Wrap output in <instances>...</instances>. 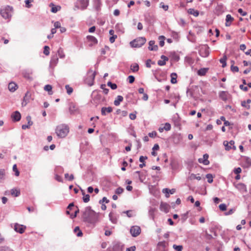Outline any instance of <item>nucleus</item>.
<instances>
[{"mask_svg":"<svg viewBox=\"0 0 251 251\" xmlns=\"http://www.w3.org/2000/svg\"><path fill=\"white\" fill-rule=\"evenodd\" d=\"M230 95L226 91H221L219 94L221 99L224 101L227 100L229 98Z\"/></svg>","mask_w":251,"mask_h":251,"instance_id":"obj_15","label":"nucleus"},{"mask_svg":"<svg viewBox=\"0 0 251 251\" xmlns=\"http://www.w3.org/2000/svg\"><path fill=\"white\" fill-rule=\"evenodd\" d=\"M170 205L165 202H161L160 205V209L162 211L168 213L169 211Z\"/></svg>","mask_w":251,"mask_h":251,"instance_id":"obj_13","label":"nucleus"},{"mask_svg":"<svg viewBox=\"0 0 251 251\" xmlns=\"http://www.w3.org/2000/svg\"><path fill=\"white\" fill-rule=\"evenodd\" d=\"M160 7L163 8L165 11H167L168 9V6L167 5H165L163 2H160Z\"/></svg>","mask_w":251,"mask_h":251,"instance_id":"obj_52","label":"nucleus"},{"mask_svg":"<svg viewBox=\"0 0 251 251\" xmlns=\"http://www.w3.org/2000/svg\"><path fill=\"white\" fill-rule=\"evenodd\" d=\"M94 7L95 9H96V10L99 11L100 9L101 5L100 0H94Z\"/></svg>","mask_w":251,"mask_h":251,"instance_id":"obj_30","label":"nucleus"},{"mask_svg":"<svg viewBox=\"0 0 251 251\" xmlns=\"http://www.w3.org/2000/svg\"><path fill=\"white\" fill-rule=\"evenodd\" d=\"M58 60V59L56 55L52 56L50 61V64L51 65H55L57 63Z\"/></svg>","mask_w":251,"mask_h":251,"instance_id":"obj_29","label":"nucleus"},{"mask_svg":"<svg viewBox=\"0 0 251 251\" xmlns=\"http://www.w3.org/2000/svg\"><path fill=\"white\" fill-rule=\"evenodd\" d=\"M242 171L241 168H236L233 170V172L236 174H239Z\"/></svg>","mask_w":251,"mask_h":251,"instance_id":"obj_61","label":"nucleus"},{"mask_svg":"<svg viewBox=\"0 0 251 251\" xmlns=\"http://www.w3.org/2000/svg\"><path fill=\"white\" fill-rule=\"evenodd\" d=\"M149 46L148 47L150 50L156 51L158 50L157 45L155 44L154 41L151 40L149 42Z\"/></svg>","mask_w":251,"mask_h":251,"instance_id":"obj_17","label":"nucleus"},{"mask_svg":"<svg viewBox=\"0 0 251 251\" xmlns=\"http://www.w3.org/2000/svg\"><path fill=\"white\" fill-rule=\"evenodd\" d=\"M74 232L76 233L77 236L78 237H81L83 234L82 231L80 230L78 226H76L75 228Z\"/></svg>","mask_w":251,"mask_h":251,"instance_id":"obj_35","label":"nucleus"},{"mask_svg":"<svg viewBox=\"0 0 251 251\" xmlns=\"http://www.w3.org/2000/svg\"><path fill=\"white\" fill-rule=\"evenodd\" d=\"M95 73L93 72L92 70H90L88 73L87 76L85 78V81L89 86H92L93 85L95 77Z\"/></svg>","mask_w":251,"mask_h":251,"instance_id":"obj_5","label":"nucleus"},{"mask_svg":"<svg viewBox=\"0 0 251 251\" xmlns=\"http://www.w3.org/2000/svg\"><path fill=\"white\" fill-rule=\"evenodd\" d=\"M32 73L31 70H25L23 71L22 75L25 79L31 81L33 80V77L31 76Z\"/></svg>","mask_w":251,"mask_h":251,"instance_id":"obj_10","label":"nucleus"},{"mask_svg":"<svg viewBox=\"0 0 251 251\" xmlns=\"http://www.w3.org/2000/svg\"><path fill=\"white\" fill-rule=\"evenodd\" d=\"M58 53L59 57L60 58H64L65 57V55L64 54V53L63 52V50L61 48H60L58 50Z\"/></svg>","mask_w":251,"mask_h":251,"instance_id":"obj_59","label":"nucleus"},{"mask_svg":"<svg viewBox=\"0 0 251 251\" xmlns=\"http://www.w3.org/2000/svg\"><path fill=\"white\" fill-rule=\"evenodd\" d=\"M171 82L172 84H176L177 82L176 80V77H177V75L176 73H172L171 75Z\"/></svg>","mask_w":251,"mask_h":251,"instance_id":"obj_32","label":"nucleus"},{"mask_svg":"<svg viewBox=\"0 0 251 251\" xmlns=\"http://www.w3.org/2000/svg\"><path fill=\"white\" fill-rule=\"evenodd\" d=\"M30 98H31V94L28 91H27L25 93V96L24 97L23 99L24 100H27V101H28L29 102V100L30 99Z\"/></svg>","mask_w":251,"mask_h":251,"instance_id":"obj_41","label":"nucleus"},{"mask_svg":"<svg viewBox=\"0 0 251 251\" xmlns=\"http://www.w3.org/2000/svg\"><path fill=\"white\" fill-rule=\"evenodd\" d=\"M105 84H102L100 86V88L103 90V92L105 94H107L109 92V89L105 88Z\"/></svg>","mask_w":251,"mask_h":251,"instance_id":"obj_50","label":"nucleus"},{"mask_svg":"<svg viewBox=\"0 0 251 251\" xmlns=\"http://www.w3.org/2000/svg\"><path fill=\"white\" fill-rule=\"evenodd\" d=\"M55 179L58 182H63L62 177L58 175H55Z\"/></svg>","mask_w":251,"mask_h":251,"instance_id":"obj_58","label":"nucleus"},{"mask_svg":"<svg viewBox=\"0 0 251 251\" xmlns=\"http://www.w3.org/2000/svg\"><path fill=\"white\" fill-rule=\"evenodd\" d=\"M155 211V209L154 208H150L149 211V214L150 216V218L152 219H154V213Z\"/></svg>","mask_w":251,"mask_h":251,"instance_id":"obj_37","label":"nucleus"},{"mask_svg":"<svg viewBox=\"0 0 251 251\" xmlns=\"http://www.w3.org/2000/svg\"><path fill=\"white\" fill-rule=\"evenodd\" d=\"M34 0H25V6L27 8H30L32 6L31 2H33Z\"/></svg>","mask_w":251,"mask_h":251,"instance_id":"obj_46","label":"nucleus"},{"mask_svg":"<svg viewBox=\"0 0 251 251\" xmlns=\"http://www.w3.org/2000/svg\"><path fill=\"white\" fill-rule=\"evenodd\" d=\"M44 53L46 55H48L50 54V48L47 46H45L44 48Z\"/></svg>","mask_w":251,"mask_h":251,"instance_id":"obj_47","label":"nucleus"},{"mask_svg":"<svg viewBox=\"0 0 251 251\" xmlns=\"http://www.w3.org/2000/svg\"><path fill=\"white\" fill-rule=\"evenodd\" d=\"M208 155L205 154L203 155V158H200L199 161L200 163H202L204 165H207L209 164V161L208 160Z\"/></svg>","mask_w":251,"mask_h":251,"instance_id":"obj_19","label":"nucleus"},{"mask_svg":"<svg viewBox=\"0 0 251 251\" xmlns=\"http://www.w3.org/2000/svg\"><path fill=\"white\" fill-rule=\"evenodd\" d=\"M11 194L14 197H18L20 194V191L17 188H13L11 190Z\"/></svg>","mask_w":251,"mask_h":251,"instance_id":"obj_25","label":"nucleus"},{"mask_svg":"<svg viewBox=\"0 0 251 251\" xmlns=\"http://www.w3.org/2000/svg\"><path fill=\"white\" fill-rule=\"evenodd\" d=\"M206 177L207 179V181L209 183H211L213 180V176L210 174H208L206 175Z\"/></svg>","mask_w":251,"mask_h":251,"instance_id":"obj_40","label":"nucleus"},{"mask_svg":"<svg viewBox=\"0 0 251 251\" xmlns=\"http://www.w3.org/2000/svg\"><path fill=\"white\" fill-rule=\"evenodd\" d=\"M127 79L129 83H133L135 80V77L133 75L128 76Z\"/></svg>","mask_w":251,"mask_h":251,"instance_id":"obj_56","label":"nucleus"},{"mask_svg":"<svg viewBox=\"0 0 251 251\" xmlns=\"http://www.w3.org/2000/svg\"><path fill=\"white\" fill-rule=\"evenodd\" d=\"M123 100V97L122 96H118L116 99L114 101V104L116 106H118Z\"/></svg>","mask_w":251,"mask_h":251,"instance_id":"obj_26","label":"nucleus"},{"mask_svg":"<svg viewBox=\"0 0 251 251\" xmlns=\"http://www.w3.org/2000/svg\"><path fill=\"white\" fill-rule=\"evenodd\" d=\"M25 229V227L23 225H20L18 224H15L14 226V230L20 233H23Z\"/></svg>","mask_w":251,"mask_h":251,"instance_id":"obj_14","label":"nucleus"},{"mask_svg":"<svg viewBox=\"0 0 251 251\" xmlns=\"http://www.w3.org/2000/svg\"><path fill=\"white\" fill-rule=\"evenodd\" d=\"M171 125L168 123H165L164 126L163 127V128H164V129L166 131L170 130L171 129Z\"/></svg>","mask_w":251,"mask_h":251,"instance_id":"obj_51","label":"nucleus"},{"mask_svg":"<svg viewBox=\"0 0 251 251\" xmlns=\"http://www.w3.org/2000/svg\"><path fill=\"white\" fill-rule=\"evenodd\" d=\"M234 141L233 140L230 141L229 142L227 141H225L224 142V145L226 147V149L227 150H229L232 148L231 146H233L235 149V147L234 146Z\"/></svg>","mask_w":251,"mask_h":251,"instance_id":"obj_20","label":"nucleus"},{"mask_svg":"<svg viewBox=\"0 0 251 251\" xmlns=\"http://www.w3.org/2000/svg\"><path fill=\"white\" fill-rule=\"evenodd\" d=\"M112 111V108L111 107H105L101 108V112L102 115H106L107 113H111Z\"/></svg>","mask_w":251,"mask_h":251,"instance_id":"obj_23","label":"nucleus"},{"mask_svg":"<svg viewBox=\"0 0 251 251\" xmlns=\"http://www.w3.org/2000/svg\"><path fill=\"white\" fill-rule=\"evenodd\" d=\"M209 47L207 45L201 46L199 50L200 55L203 57H207L209 54Z\"/></svg>","mask_w":251,"mask_h":251,"instance_id":"obj_7","label":"nucleus"},{"mask_svg":"<svg viewBox=\"0 0 251 251\" xmlns=\"http://www.w3.org/2000/svg\"><path fill=\"white\" fill-rule=\"evenodd\" d=\"M130 69L133 72H136L139 70V65L137 63L132 64L130 66Z\"/></svg>","mask_w":251,"mask_h":251,"instance_id":"obj_36","label":"nucleus"},{"mask_svg":"<svg viewBox=\"0 0 251 251\" xmlns=\"http://www.w3.org/2000/svg\"><path fill=\"white\" fill-rule=\"evenodd\" d=\"M234 18L230 14L226 16V21L232 22Z\"/></svg>","mask_w":251,"mask_h":251,"instance_id":"obj_49","label":"nucleus"},{"mask_svg":"<svg viewBox=\"0 0 251 251\" xmlns=\"http://www.w3.org/2000/svg\"><path fill=\"white\" fill-rule=\"evenodd\" d=\"M83 197V201L84 202H88L90 201V196L88 194L85 195V192L82 190Z\"/></svg>","mask_w":251,"mask_h":251,"instance_id":"obj_33","label":"nucleus"},{"mask_svg":"<svg viewBox=\"0 0 251 251\" xmlns=\"http://www.w3.org/2000/svg\"><path fill=\"white\" fill-rule=\"evenodd\" d=\"M26 119L28 122V124L29 125V126H32L33 124V122L31 121V117L30 116H27Z\"/></svg>","mask_w":251,"mask_h":251,"instance_id":"obj_63","label":"nucleus"},{"mask_svg":"<svg viewBox=\"0 0 251 251\" xmlns=\"http://www.w3.org/2000/svg\"><path fill=\"white\" fill-rule=\"evenodd\" d=\"M173 247L176 251H182L183 249V247L181 245H174Z\"/></svg>","mask_w":251,"mask_h":251,"instance_id":"obj_44","label":"nucleus"},{"mask_svg":"<svg viewBox=\"0 0 251 251\" xmlns=\"http://www.w3.org/2000/svg\"><path fill=\"white\" fill-rule=\"evenodd\" d=\"M87 39L88 41L90 43L89 45V46H92L93 45H95L98 43L97 39L95 37L91 35L87 36Z\"/></svg>","mask_w":251,"mask_h":251,"instance_id":"obj_16","label":"nucleus"},{"mask_svg":"<svg viewBox=\"0 0 251 251\" xmlns=\"http://www.w3.org/2000/svg\"><path fill=\"white\" fill-rule=\"evenodd\" d=\"M11 118L13 121L18 122L21 120V115L19 111H16L11 115Z\"/></svg>","mask_w":251,"mask_h":251,"instance_id":"obj_12","label":"nucleus"},{"mask_svg":"<svg viewBox=\"0 0 251 251\" xmlns=\"http://www.w3.org/2000/svg\"><path fill=\"white\" fill-rule=\"evenodd\" d=\"M146 42V39L144 37H139L135 39L130 42V45L132 48H140L143 46Z\"/></svg>","mask_w":251,"mask_h":251,"instance_id":"obj_4","label":"nucleus"},{"mask_svg":"<svg viewBox=\"0 0 251 251\" xmlns=\"http://www.w3.org/2000/svg\"><path fill=\"white\" fill-rule=\"evenodd\" d=\"M89 3V0H77L75 7H77V9L83 10L87 8Z\"/></svg>","mask_w":251,"mask_h":251,"instance_id":"obj_6","label":"nucleus"},{"mask_svg":"<svg viewBox=\"0 0 251 251\" xmlns=\"http://www.w3.org/2000/svg\"><path fill=\"white\" fill-rule=\"evenodd\" d=\"M65 178L66 179H68L69 181H72L74 179V176L73 174H71L69 176V174L66 173L65 174Z\"/></svg>","mask_w":251,"mask_h":251,"instance_id":"obj_43","label":"nucleus"},{"mask_svg":"<svg viewBox=\"0 0 251 251\" xmlns=\"http://www.w3.org/2000/svg\"><path fill=\"white\" fill-rule=\"evenodd\" d=\"M100 213L91 209L90 206L85 207L82 212V218L85 222L95 225L99 222Z\"/></svg>","mask_w":251,"mask_h":251,"instance_id":"obj_1","label":"nucleus"},{"mask_svg":"<svg viewBox=\"0 0 251 251\" xmlns=\"http://www.w3.org/2000/svg\"><path fill=\"white\" fill-rule=\"evenodd\" d=\"M162 192L163 193L166 194V197L167 198H169L170 194H173L176 192V190L175 189H172L171 190L168 188H164L163 189Z\"/></svg>","mask_w":251,"mask_h":251,"instance_id":"obj_21","label":"nucleus"},{"mask_svg":"<svg viewBox=\"0 0 251 251\" xmlns=\"http://www.w3.org/2000/svg\"><path fill=\"white\" fill-rule=\"evenodd\" d=\"M130 232L133 237H137L141 233V228L137 226H132L130 229Z\"/></svg>","mask_w":251,"mask_h":251,"instance_id":"obj_8","label":"nucleus"},{"mask_svg":"<svg viewBox=\"0 0 251 251\" xmlns=\"http://www.w3.org/2000/svg\"><path fill=\"white\" fill-rule=\"evenodd\" d=\"M188 12L191 15H194L195 17H197L199 15V12L193 8H190L188 10Z\"/></svg>","mask_w":251,"mask_h":251,"instance_id":"obj_27","label":"nucleus"},{"mask_svg":"<svg viewBox=\"0 0 251 251\" xmlns=\"http://www.w3.org/2000/svg\"><path fill=\"white\" fill-rule=\"evenodd\" d=\"M234 186L241 193H244L247 192L246 185L242 183H233Z\"/></svg>","mask_w":251,"mask_h":251,"instance_id":"obj_9","label":"nucleus"},{"mask_svg":"<svg viewBox=\"0 0 251 251\" xmlns=\"http://www.w3.org/2000/svg\"><path fill=\"white\" fill-rule=\"evenodd\" d=\"M241 105L243 106V107H245L246 108H247V109H249L250 108V105L248 104L247 103H246V101H242L241 102Z\"/></svg>","mask_w":251,"mask_h":251,"instance_id":"obj_53","label":"nucleus"},{"mask_svg":"<svg viewBox=\"0 0 251 251\" xmlns=\"http://www.w3.org/2000/svg\"><path fill=\"white\" fill-rule=\"evenodd\" d=\"M107 85L109 86L112 90H115L117 88V86L115 83H113L111 81L107 82Z\"/></svg>","mask_w":251,"mask_h":251,"instance_id":"obj_39","label":"nucleus"},{"mask_svg":"<svg viewBox=\"0 0 251 251\" xmlns=\"http://www.w3.org/2000/svg\"><path fill=\"white\" fill-rule=\"evenodd\" d=\"M124 245L120 242H115L113 245V251H123Z\"/></svg>","mask_w":251,"mask_h":251,"instance_id":"obj_11","label":"nucleus"},{"mask_svg":"<svg viewBox=\"0 0 251 251\" xmlns=\"http://www.w3.org/2000/svg\"><path fill=\"white\" fill-rule=\"evenodd\" d=\"M50 6L51 7V12L53 13H56L58 11H59L61 9L60 6H59V5L55 6L52 3H51L50 4Z\"/></svg>","mask_w":251,"mask_h":251,"instance_id":"obj_24","label":"nucleus"},{"mask_svg":"<svg viewBox=\"0 0 251 251\" xmlns=\"http://www.w3.org/2000/svg\"><path fill=\"white\" fill-rule=\"evenodd\" d=\"M230 69L231 71L233 72H238L239 71V68L237 66L231 65Z\"/></svg>","mask_w":251,"mask_h":251,"instance_id":"obj_57","label":"nucleus"},{"mask_svg":"<svg viewBox=\"0 0 251 251\" xmlns=\"http://www.w3.org/2000/svg\"><path fill=\"white\" fill-rule=\"evenodd\" d=\"M55 130V133L58 138H64L68 135L70 128L67 125L62 124L58 125Z\"/></svg>","mask_w":251,"mask_h":251,"instance_id":"obj_2","label":"nucleus"},{"mask_svg":"<svg viewBox=\"0 0 251 251\" xmlns=\"http://www.w3.org/2000/svg\"><path fill=\"white\" fill-rule=\"evenodd\" d=\"M124 191V189L121 187H118L116 189L115 191V193L117 194L120 195Z\"/></svg>","mask_w":251,"mask_h":251,"instance_id":"obj_55","label":"nucleus"},{"mask_svg":"<svg viewBox=\"0 0 251 251\" xmlns=\"http://www.w3.org/2000/svg\"><path fill=\"white\" fill-rule=\"evenodd\" d=\"M77 110V107L74 104H71L69 107V111L71 114H74L75 112Z\"/></svg>","mask_w":251,"mask_h":251,"instance_id":"obj_31","label":"nucleus"},{"mask_svg":"<svg viewBox=\"0 0 251 251\" xmlns=\"http://www.w3.org/2000/svg\"><path fill=\"white\" fill-rule=\"evenodd\" d=\"M161 58L162 60H159L157 62V64L159 66H164L166 64V62L168 60V58L164 55H161Z\"/></svg>","mask_w":251,"mask_h":251,"instance_id":"obj_22","label":"nucleus"},{"mask_svg":"<svg viewBox=\"0 0 251 251\" xmlns=\"http://www.w3.org/2000/svg\"><path fill=\"white\" fill-rule=\"evenodd\" d=\"M13 8L10 5H6L0 9V15L5 20L9 21L12 17Z\"/></svg>","mask_w":251,"mask_h":251,"instance_id":"obj_3","label":"nucleus"},{"mask_svg":"<svg viewBox=\"0 0 251 251\" xmlns=\"http://www.w3.org/2000/svg\"><path fill=\"white\" fill-rule=\"evenodd\" d=\"M227 59L226 56L224 55L223 57L220 59V62L222 64V67L224 68L226 66V61Z\"/></svg>","mask_w":251,"mask_h":251,"instance_id":"obj_34","label":"nucleus"},{"mask_svg":"<svg viewBox=\"0 0 251 251\" xmlns=\"http://www.w3.org/2000/svg\"><path fill=\"white\" fill-rule=\"evenodd\" d=\"M197 175L194 174H191L188 176V179L189 180H194L196 179Z\"/></svg>","mask_w":251,"mask_h":251,"instance_id":"obj_64","label":"nucleus"},{"mask_svg":"<svg viewBox=\"0 0 251 251\" xmlns=\"http://www.w3.org/2000/svg\"><path fill=\"white\" fill-rule=\"evenodd\" d=\"M208 69L207 68H201L198 71V75L200 76L204 75L207 72Z\"/></svg>","mask_w":251,"mask_h":251,"instance_id":"obj_28","label":"nucleus"},{"mask_svg":"<svg viewBox=\"0 0 251 251\" xmlns=\"http://www.w3.org/2000/svg\"><path fill=\"white\" fill-rule=\"evenodd\" d=\"M65 88L66 89L67 93L69 95L72 94V93L73 91V89L72 87H71L69 85H66L65 86Z\"/></svg>","mask_w":251,"mask_h":251,"instance_id":"obj_45","label":"nucleus"},{"mask_svg":"<svg viewBox=\"0 0 251 251\" xmlns=\"http://www.w3.org/2000/svg\"><path fill=\"white\" fill-rule=\"evenodd\" d=\"M113 216V213H110L109 214V218H110V220L111 221V222L113 223H116V219H115V218H113L112 217Z\"/></svg>","mask_w":251,"mask_h":251,"instance_id":"obj_60","label":"nucleus"},{"mask_svg":"<svg viewBox=\"0 0 251 251\" xmlns=\"http://www.w3.org/2000/svg\"><path fill=\"white\" fill-rule=\"evenodd\" d=\"M109 50V48L108 46H105L104 49H101V54H105L106 50Z\"/></svg>","mask_w":251,"mask_h":251,"instance_id":"obj_62","label":"nucleus"},{"mask_svg":"<svg viewBox=\"0 0 251 251\" xmlns=\"http://www.w3.org/2000/svg\"><path fill=\"white\" fill-rule=\"evenodd\" d=\"M13 170L15 172V175L16 176H19L20 173L17 169V166L16 164L14 165L13 166Z\"/></svg>","mask_w":251,"mask_h":251,"instance_id":"obj_48","label":"nucleus"},{"mask_svg":"<svg viewBox=\"0 0 251 251\" xmlns=\"http://www.w3.org/2000/svg\"><path fill=\"white\" fill-rule=\"evenodd\" d=\"M219 207V209L222 211H225L226 209V205L224 203L221 204Z\"/></svg>","mask_w":251,"mask_h":251,"instance_id":"obj_54","label":"nucleus"},{"mask_svg":"<svg viewBox=\"0 0 251 251\" xmlns=\"http://www.w3.org/2000/svg\"><path fill=\"white\" fill-rule=\"evenodd\" d=\"M164 39L165 37L163 36H160L159 37L160 46L163 47L164 45Z\"/></svg>","mask_w":251,"mask_h":251,"instance_id":"obj_42","label":"nucleus"},{"mask_svg":"<svg viewBox=\"0 0 251 251\" xmlns=\"http://www.w3.org/2000/svg\"><path fill=\"white\" fill-rule=\"evenodd\" d=\"M44 90L48 91L49 93V94H51L52 93H50L51 92L52 90V86L48 84L45 86L44 87Z\"/></svg>","mask_w":251,"mask_h":251,"instance_id":"obj_38","label":"nucleus"},{"mask_svg":"<svg viewBox=\"0 0 251 251\" xmlns=\"http://www.w3.org/2000/svg\"><path fill=\"white\" fill-rule=\"evenodd\" d=\"M8 88L10 92H14L17 89L18 85L15 82H11L9 83Z\"/></svg>","mask_w":251,"mask_h":251,"instance_id":"obj_18","label":"nucleus"}]
</instances>
